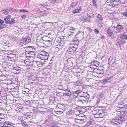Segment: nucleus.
Returning <instances> with one entry per match:
<instances>
[{
    "instance_id": "obj_1",
    "label": "nucleus",
    "mask_w": 127,
    "mask_h": 127,
    "mask_svg": "<svg viewBox=\"0 0 127 127\" xmlns=\"http://www.w3.org/2000/svg\"><path fill=\"white\" fill-rule=\"evenodd\" d=\"M34 59L29 56V58H27L25 57L21 56L19 57V62L22 66L23 69H26L27 68V67L29 66L31 63L33 61Z\"/></svg>"
},
{
    "instance_id": "obj_2",
    "label": "nucleus",
    "mask_w": 127,
    "mask_h": 127,
    "mask_svg": "<svg viewBox=\"0 0 127 127\" xmlns=\"http://www.w3.org/2000/svg\"><path fill=\"white\" fill-rule=\"evenodd\" d=\"M125 113L123 112H121L119 114V117H116L115 119V123L118 125L121 124L125 120V119L124 117Z\"/></svg>"
},
{
    "instance_id": "obj_3",
    "label": "nucleus",
    "mask_w": 127,
    "mask_h": 127,
    "mask_svg": "<svg viewBox=\"0 0 127 127\" xmlns=\"http://www.w3.org/2000/svg\"><path fill=\"white\" fill-rule=\"evenodd\" d=\"M38 58L43 60H48L49 57V55L46 52L44 51L41 52L37 56Z\"/></svg>"
},
{
    "instance_id": "obj_4",
    "label": "nucleus",
    "mask_w": 127,
    "mask_h": 127,
    "mask_svg": "<svg viewBox=\"0 0 127 127\" xmlns=\"http://www.w3.org/2000/svg\"><path fill=\"white\" fill-rule=\"evenodd\" d=\"M31 39L28 36H24L22 37V40L21 41L20 44L22 45L28 44L30 42Z\"/></svg>"
},
{
    "instance_id": "obj_5",
    "label": "nucleus",
    "mask_w": 127,
    "mask_h": 127,
    "mask_svg": "<svg viewBox=\"0 0 127 127\" xmlns=\"http://www.w3.org/2000/svg\"><path fill=\"white\" fill-rule=\"evenodd\" d=\"M127 40V32H124L123 34L120 35V41L124 43H126V40Z\"/></svg>"
},
{
    "instance_id": "obj_6",
    "label": "nucleus",
    "mask_w": 127,
    "mask_h": 127,
    "mask_svg": "<svg viewBox=\"0 0 127 127\" xmlns=\"http://www.w3.org/2000/svg\"><path fill=\"white\" fill-rule=\"evenodd\" d=\"M123 27L121 25H118L116 27L114 28V32L115 33L120 32L123 30Z\"/></svg>"
},
{
    "instance_id": "obj_7",
    "label": "nucleus",
    "mask_w": 127,
    "mask_h": 127,
    "mask_svg": "<svg viewBox=\"0 0 127 127\" xmlns=\"http://www.w3.org/2000/svg\"><path fill=\"white\" fill-rule=\"evenodd\" d=\"M91 65H90V67L93 69H95L96 67L99 66V62L96 61H94L91 63Z\"/></svg>"
},
{
    "instance_id": "obj_8",
    "label": "nucleus",
    "mask_w": 127,
    "mask_h": 127,
    "mask_svg": "<svg viewBox=\"0 0 127 127\" xmlns=\"http://www.w3.org/2000/svg\"><path fill=\"white\" fill-rule=\"evenodd\" d=\"M85 123V121L83 120L78 119H75V124L78 126H80L81 124H83Z\"/></svg>"
},
{
    "instance_id": "obj_9",
    "label": "nucleus",
    "mask_w": 127,
    "mask_h": 127,
    "mask_svg": "<svg viewBox=\"0 0 127 127\" xmlns=\"http://www.w3.org/2000/svg\"><path fill=\"white\" fill-rule=\"evenodd\" d=\"M56 109H60V110H63L64 111L65 109L64 106L63 105L61 104H57L56 107Z\"/></svg>"
},
{
    "instance_id": "obj_10",
    "label": "nucleus",
    "mask_w": 127,
    "mask_h": 127,
    "mask_svg": "<svg viewBox=\"0 0 127 127\" xmlns=\"http://www.w3.org/2000/svg\"><path fill=\"white\" fill-rule=\"evenodd\" d=\"M82 10V8L81 6H79L77 9H74L72 11V13L75 14L80 13Z\"/></svg>"
},
{
    "instance_id": "obj_11",
    "label": "nucleus",
    "mask_w": 127,
    "mask_h": 127,
    "mask_svg": "<svg viewBox=\"0 0 127 127\" xmlns=\"http://www.w3.org/2000/svg\"><path fill=\"white\" fill-rule=\"evenodd\" d=\"M50 8L42 7H41L40 8L38 9V10L41 12H44L47 10H50Z\"/></svg>"
},
{
    "instance_id": "obj_12",
    "label": "nucleus",
    "mask_w": 127,
    "mask_h": 127,
    "mask_svg": "<svg viewBox=\"0 0 127 127\" xmlns=\"http://www.w3.org/2000/svg\"><path fill=\"white\" fill-rule=\"evenodd\" d=\"M11 18V16L9 15H8L4 18V20L5 21L6 24H8V23L10 21V19Z\"/></svg>"
},
{
    "instance_id": "obj_13",
    "label": "nucleus",
    "mask_w": 127,
    "mask_h": 127,
    "mask_svg": "<svg viewBox=\"0 0 127 127\" xmlns=\"http://www.w3.org/2000/svg\"><path fill=\"white\" fill-rule=\"evenodd\" d=\"M52 40L51 39L50 40H49L48 41L45 42V44L47 47H49L52 44Z\"/></svg>"
},
{
    "instance_id": "obj_14",
    "label": "nucleus",
    "mask_w": 127,
    "mask_h": 127,
    "mask_svg": "<svg viewBox=\"0 0 127 127\" xmlns=\"http://www.w3.org/2000/svg\"><path fill=\"white\" fill-rule=\"evenodd\" d=\"M70 43L71 45L75 46L77 47L78 45L79 44L78 41L76 40H73L71 41Z\"/></svg>"
},
{
    "instance_id": "obj_15",
    "label": "nucleus",
    "mask_w": 127,
    "mask_h": 127,
    "mask_svg": "<svg viewBox=\"0 0 127 127\" xmlns=\"http://www.w3.org/2000/svg\"><path fill=\"white\" fill-rule=\"evenodd\" d=\"M107 33L109 36L111 37L113 35V32L110 28H108Z\"/></svg>"
},
{
    "instance_id": "obj_16",
    "label": "nucleus",
    "mask_w": 127,
    "mask_h": 127,
    "mask_svg": "<svg viewBox=\"0 0 127 127\" xmlns=\"http://www.w3.org/2000/svg\"><path fill=\"white\" fill-rule=\"evenodd\" d=\"M112 0H111L107 2V7H109L110 8H112L113 7L112 3Z\"/></svg>"
},
{
    "instance_id": "obj_17",
    "label": "nucleus",
    "mask_w": 127,
    "mask_h": 127,
    "mask_svg": "<svg viewBox=\"0 0 127 127\" xmlns=\"http://www.w3.org/2000/svg\"><path fill=\"white\" fill-rule=\"evenodd\" d=\"M78 2H72L70 4V7L71 8H75L77 5Z\"/></svg>"
},
{
    "instance_id": "obj_18",
    "label": "nucleus",
    "mask_w": 127,
    "mask_h": 127,
    "mask_svg": "<svg viewBox=\"0 0 127 127\" xmlns=\"http://www.w3.org/2000/svg\"><path fill=\"white\" fill-rule=\"evenodd\" d=\"M51 39V38L47 36H44L42 38V39L44 42L45 43L49 40H50Z\"/></svg>"
},
{
    "instance_id": "obj_19",
    "label": "nucleus",
    "mask_w": 127,
    "mask_h": 127,
    "mask_svg": "<svg viewBox=\"0 0 127 127\" xmlns=\"http://www.w3.org/2000/svg\"><path fill=\"white\" fill-rule=\"evenodd\" d=\"M30 114L29 113H26L23 115V116L24 118H25L26 119H29L30 118Z\"/></svg>"
},
{
    "instance_id": "obj_20",
    "label": "nucleus",
    "mask_w": 127,
    "mask_h": 127,
    "mask_svg": "<svg viewBox=\"0 0 127 127\" xmlns=\"http://www.w3.org/2000/svg\"><path fill=\"white\" fill-rule=\"evenodd\" d=\"M19 69L17 67H15L13 69V73L16 74L18 73L19 71Z\"/></svg>"
},
{
    "instance_id": "obj_21",
    "label": "nucleus",
    "mask_w": 127,
    "mask_h": 127,
    "mask_svg": "<svg viewBox=\"0 0 127 127\" xmlns=\"http://www.w3.org/2000/svg\"><path fill=\"white\" fill-rule=\"evenodd\" d=\"M35 62L37 66L39 67H42L43 65V64L41 62L36 61H35Z\"/></svg>"
},
{
    "instance_id": "obj_22",
    "label": "nucleus",
    "mask_w": 127,
    "mask_h": 127,
    "mask_svg": "<svg viewBox=\"0 0 127 127\" xmlns=\"http://www.w3.org/2000/svg\"><path fill=\"white\" fill-rule=\"evenodd\" d=\"M15 109L17 112H21L22 110V107L21 106L16 107Z\"/></svg>"
},
{
    "instance_id": "obj_23",
    "label": "nucleus",
    "mask_w": 127,
    "mask_h": 127,
    "mask_svg": "<svg viewBox=\"0 0 127 127\" xmlns=\"http://www.w3.org/2000/svg\"><path fill=\"white\" fill-rule=\"evenodd\" d=\"M54 44L55 46H60V44H61L60 42V41H58L57 40H55Z\"/></svg>"
},
{
    "instance_id": "obj_24",
    "label": "nucleus",
    "mask_w": 127,
    "mask_h": 127,
    "mask_svg": "<svg viewBox=\"0 0 127 127\" xmlns=\"http://www.w3.org/2000/svg\"><path fill=\"white\" fill-rule=\"evenodd\" d=\"M64 111L63 110H60V111H55V113L57 114H62Z\"/></svg>"
},
{
    "instance_id": "obj_25",
    "label": "nucleus",
    "mask_w": 127,
    "mask_h": 127,
    "mask_svg": "<svg viewBox=\"0 0 127 127\" xmlns=\"http://www.w3.org/2000/svg\"><path fill=\"white\" fill-rule=\"evenodd\" d=\"M15 23V21L14 19H11L10 21H9L8 23V24L10 25H13Z\"/></svg>"
},
{
    "instance_id": "obj_26",
    "label": "nucleus",
    "mask_w": 127,
    "mask_h": 127,
    "mask_svg": "<svg viewBox=\"0 0 127 127\" xmlns=\"http://www.w3.org/2000/svg\"><path fill=\"white\" fill-rule=\"evenodd\" d=\"M2 11L3 13L6 15H7L8 13L7 10L6 9H2Z\"/></svg>"
},
{
    "instance_id": "obj_27",
    "label": "nucleus",
    "mask_w": 127,
    "mask_h": 127,
    "mask_svg": "<svg viewBox=\"0 0 127 127\" xmlns=\"http://www.w3.org/2000/svg\"><path fill=\"white\" fill-rule=\"evenodd\" d=\"M68 35L69 34L68 37V38L69 39H71L73 38V34L71 33V32H68Z\"/></svg>"
},
{
    "instance_id": "obj_28",
    "label": "nucleus",
    "mask_w": 127,
    "mask_h": 127,
    "mask_svg": "<svg viewBox=\"0 0 127 127\" xmlns=\"http://www.w3.org/2000/svg\"><path fill=\"white\" fill-rule=\"evenodd\" d=\"M101 114L99 113H96L94 114V117L95 118H98L100 117V115Z\"/></svg>"
},
{
    "instance_id": "obj_29",
    "label": "nucleus",
    "mask_w": 127,
    "mask_h": 127,
    "mask_svg": "<svg viewBox=\"0 0 127 127\" xmlns=\"http://www.w3.org/2000/svg\"><path fill=\"white\" fill-rule=\"evenodd\" d=\"M97 17L98 19V20L100 21H102L103 20L102 15L100 14H98L97 16Z\"/></svg>"
},
{
    "instance_id": "obj_30",
    "label": "nucleus",
    "mask_w": 127,
    "mask_h": 127,
    "mask_svg": "<svg viewBox=\"0 0 127 127\" xmlns=\"http://www.w3.org/2000/svg\"><path fill=\"white\" fill-rule=\"evenodd\" d=\"M84 93L83 92H81L79 94H78V96L82 97H85V96H84Z\"/></svg>"
},
{
    "instance_id": "obj_31",
    "label": "nucleus",
    "mask_w": 127,
    "mask_h": 127,
    "mask_svg": "<svg viewBox=\"0 0 127 127\" xmlns=\"http://www.w3.org/2000/svg\"><path fill=\"white\" fill-rule=\"evenodd\" d=\"M22 92L23 94H24V95L26 96H28L29 95V91H26L25 90H23L22 91Z\"/></svg>"
},
{
    "instance_id": "obj_32",
    "label": "nucleus",
    "mask_w": 127,
    "mask_h": 127,
    "mask_svg": "<svg viewBox=\"0 0 127 127\" xmlns=\"http://www.w3.org/2000/svg\"><path fill=\"white\" fill-rule=\"evenodd\" d=\"M51 3L53 4L55 3L58 2V0H49Z\"/></svg>"
},
{
    "instance_id": "obj_33",
    "label": "nucleus",
    "mask_w": 127,
    "mask_h": 127,
    "mask_svg": "<svg viewBox=\"0 0 127 127\" xmlns=\"http://www.w3.org/2000/svg\"><path fill=\"white\" fill-rule=\"evenodd\" d=\"M73 113V111L71 109H69L66 113L67 114L70 115H71Z\"/></svg>"
},
{
    "instance_id": "obj_34",
    "label": "nucleus",
    "mask_w": 127,
    "mask_h": 127,
    "mask_svg": "<svg viewBox=\"0 0 127 127\" xmlns=\"http://www.w3.org/2000/svg\"><path fill=\"white\" fill-rule=\"evenodd\" d=\"M30 54H32V55L31 56H30L31 58H33L34 57L35 53L34 52L31 51L29 52Z\"/></svg>"
},
{
    "instance_id": "obj_35",
    "label": "nucleus",
    "mask_w": 127,
    "mask_h": 127,
    "mask_svg": "<svg viewBox=\"0 0 127 127\" xmlns=\"http://www.w3.org/2000/svg\"><path fill=\"white\" fill-rule=\"evenodd\" d=\"M21 124L22 125V126L24 127H25V126L27 125L26 123L25 122L24 120H22L21 122Z\"/></svg>"
},
{
    "instance_id": "obj_36",
    "label": "nucleus",
    "mask_w": 127,
    "mask_h": 127,
    "mask_svg": "<svg viewBox=\"0 0 127 127\" xmlns=\"http://www.w3.org/2000/svg\"><path fill=\"white\" fill-rule=\"evenodd\" d=\"M6 77L5 76H4L2 77L1 78L0 80V81H3L5 80H6Z\"/></svg>"
},
{
    "instance_id": "obj_37",
    "label": "nucleus",
    "mask_w": 127,
    "mask_h": 127,
    "mask_svg": "<svg viewBox=\"0 0 127 127\" xmlns=\"http://www.w3.org/2000/svg\"><path fill=\"white\" fill-rule=\"evenodd\" d=\"M92 0L94 6L96 8H97V5L95 0Z\"/></svg>"
},
{
    "instance_id": "obj_38",
    "label": "nucleus",
    "mask_w": 127,
    "mask_h": 127,
    "mask_svg": "<svg viewBox=\"0 0 127 127\" xmlns=\"http://www.w3.org/2000/svg\"><path fill=\"white\" fill-rule=\"evenodd\" d=\"M106 78L107 79L108 83L111 82L112 81L111 77H110L109 78Z\"/></svg>"
},
{
    "instance_id": "obj_39",
    "label": "nucleus",
    "mask_w": 127,
    "mask_h": 127,
    "mask_svg": "<svg viewBox=\"0 0 127 127\" xmlns=\"http://www.w3.org/2000/svg\"><path fill=\"white\" fill-rule=\"evenodd\" d=\"M112 3L113 6H115L116 5L118 4V2L115 1H113L112 0Z\"/></svg>"
},
{
    "instance_id": "obj_40",
    "label": "nucleus",
    "mask_w": 127,
    "mask_h": 127,
    "mask_svg": "<svg viewBox=\"0 0 127 127\" xmlns=\"http://www.w3.org/2000/svg\"><path fill=\"white\" fill-rule=\"evenodd\" d=\"M65 94L67 96H69L71 95V93L70 91H67L66 92Z\"/></svg>"
},
{
    "instance_id": "obj_41",
    "label": "nucleus",
    "mask_w": 127,
    "mask_h": 127,
    "mask_svg": "<svg viewBox=\"0 0 127 127\" xmlns=\"http://www.w3.org/2000/svg\"><path fill=\"white\" fill-rule=\"evenodd\" d=\"M41 5L43 6H48V2H46L41 4Z\"/></svg>"
},
{
    "instance_id": "obj_42",
    "label": "nucleus",
    "mask_w": 127,
    "mask_h": 127,
    "mask_svg": "<svg viewBox=\"0 0 127 127\" xmlns=\"http://www.w3.org/2000/svg\"><path fill=\"white\" fill-rule=\"evenodd\" d=\"M122 14L125 17H127V9L125 12H123Z\"/></svg>"
},
{
    "instance_id": "obj_43",
    "label": "nucleus",
    "mask_w": 127,
    "mask_h": 127,
    "mask_svg": "<svg viewBox=\"0 0 127 127\" xmlns=\"http://www.w3.org/2000/svg\"><path fill=\"white\" fill-rule=\"evenodd\" d=\"M6 26V25L5 24H1L0 25V30H1L4 28V26Z\"/></svg>"
},
{
    "instance_id": "obj_44",
    "label": "nucleus",
    "mask_w": 127,
    "mask_h": 127,
    "mask_svg": "<svg viewBox=\"0 0 127 127\" xmlns=\"http://www.w3.org/2000/svg\"><path fill=\"white\" fill-rule=\"evenodd\" d=\"M94 31L95 32V33L96 34H98L99 32V30L96 29H94Z\"/></svg>"
},
{
    "instance_id": "obj_45",
    "label": "nucleus",
    "mask_w": 127,
    "mask_h": 127,
    "mask_svg": "<svg viewBox=\"0 0 127 127\" xmlns=\"http://www.w3.org/2000/svg\"><path fill=\"white\" fill-rule=\"evenodd\" d=\"M16 10L15 9L11 7L9 8V11L10 12L12 11H14Z\"/></svg>"
},
{
    "instance_id": "obj_46",
    "label": "nucleus",
    "mask_w": 127,
    "mask_h": 127,
    "mask_svg": "<svg viewBox=\"0 0 127 127\" xmlns=\"http://www.w3.org/2000/svg\"><path fill=\"white\" fill-rule=\"evenodd\" d=\"M26 17V15L25 14L23 15H22L21 16V17L22 19H25Z\"/></svg>"
},
{
    "instance_id": "obj_47",
    "label": "nucleus",
    "mask_w": 127,
    "mask_h": 127,
    "mask_svg": "<svg viewBox=\"0 0 127 127\" xmlns=\"http://www.w3.org/2000/svg\"><path fill=\"white\" fill-rule=\"evenodd\" d=\"M20 12H28V10H25L21 9L19 10Z\"/></svg>"
},
{
    "instance_id": "obj_48",
    "label": "nucleus",
    "mask_w": 127,
    "mask_h": 127,
    "mask_svg": "<svg viewBox=\"0 0 127 127\" xmlns=\"http://www.w3.org/2000/svg\"><path fill=\"white\" fill-rule=\"evenodd\" d=\"M4 123L0 122V127H5Z\"/></svg>"
},
{
    "instance_id": "obj_49",
    "label": "nucleus",
    "mask_w": 127,
    "mask_h": 127,
    "mask_svg": "<svg viewBox=\"0 0 127 127\" xmlns=\"http://www.w3.org/2000/svg\"><path fill=\"white\" fill-rule=\"evenodd\" d=\"M102 82L104 83H108L106 78L104 79L102 81Z\"/></svg>"
},
{
    "instance_id": "obj_50",
    "label": "nucleus",
    "mask_w": 127,
    "mask_h": 127,
    "mask_svg": "<svg viewBox=\"0 0 127 127\" xmlns=\"http://www.w3.org/2000/svg\"><path fill=\"white\" fill-rule=\"evenodd\" d=\"M72 48L71 49H73L74 51H75L76 50V48H77V47H75L74 46H72L71 47Z\"/></svg>"
},
{
    "instance_id": "obj_51",
    "label": "nucleus",
    "mask_w": 127,
    "mask_h": 127,
    "mask_svg": "<svg viewBox=\"0 0 127 127\" xmlns=\"http://www.w3.org/2000/svg\"><path fill=\"white\" fill-rule=\"evenodd\" d=\"M4 22L3 20H2L1 19L0 20V24H3Z\"/></svg>"
},
{
    "instance_id": "obj_52",
    "label": "nucleus",
    "mask_w": 127,
    "mask_h": 127,
    "mask_svg": "<svg viewBox=\"0 0 127 127\" xmlns=\"http://www.w3.org/2000/svg\"><path fill=\"white\" fill-rule=\"evenodd\" d=\"M80 93H79L78 91H75L74 92V94H76L78 95V94H79Z\"/></svg>"
},
{
    "instance_id": "obj_53",
    "label": "nucleus",
    "mask_w": 127,
    "mask_h": 127,
    "mask_svg": "<svg viewBox=\"0 0 127 127\" xmlns=\"http://www.w3.org/2000/svg\"><path fill=\"white\" fill-rule=\"evenodd\" d=\"M62 46L60 44V46H57L56 47L57 48H61L62 47Z\"/></svg>"
},
{
    "instance_id": "obj_54",
    "label": "nucleus",
    "mask_w": 127,
    "mask_h": 127,
    "mask_svg": "<svg viewBox=\"0 0 127 127\" xmlns=\"http://www.w3.org/2000/svg\"><path fill=\"white\" fill-rule=\"evenodd\" d=\"M60 37L61 39H63L64 37V36H61Z\"/></svg>"
},
{
    "instance_id": "obj_55",
    "label": "nucleus",
    "mask_w": 127,
    "mask_h": 127,
    "mask_svg": "<svg viewBox=\"0 0 127 127\" xmlns=\"http://www.w3.org/2000/svg\"><path fill=\"white\" fill-rule=\"evenodd\" d=\"M105 38V37L103 36V35H102L101 36V39H104V38Z\"/></svg>"
},
{
    "instance_id": "obj_56",
    "label": "nucleus",
    "mask_w": 127,
    "mask_h": 127,
    "mask_svg": "<svg viewBox=\"0 0 127 127\" xmlns=\"http://www.w3.org/2000/svg\"><path fill=\"white\" fill-rule=\"evenodd\" d=\"M88 29H90V31L91 32H92V31H92V29H91L90 28H88Z\"/></svg>"
},
{
    "instance_id": "obj_57",
    "label": "nucleus",
    "mask_w": 127,
    "mask_h": 127,
    "mask_svg": "<svg viewBox=\"0 0 127 127\" xmlns=\"http://www.w3.org/2000/svg\"><path fill=\"white\" fill-rule=\"evenodd\" d=\"M55 111H60V109H56V110Z\"/></svg>"
},
{
    "instance_id": "obj_58",
    "label": "nucleus",
    "mask_w": 127,
    "mask_h": 127,
    "mask_svg": "<svg viewBox=\"0 0 127 127\" xmlns=\"http://www.w3.org/2000/svg\"><path fill=\"white\" fill-rule=\"evenodd\" d=\"M24 127H29L28 125H26Z\"/></svg>"
},
{
    "instance_id": "obj_59",
    "label": "nucleus",
    "mask_w": 127,
    "mask_h": 127,
    "mask_svg": "<svg viewBox=\"0 0 127 127\" xmlns=\"http://www.w3.org/2000/svg\"><path fill=\"white\" fill-rule=\"evenodd\" d=\"M0 118L3 121H4V118Z\"/></svg>"
},
{
    "instance_id": "obj_60",
    "label": "nucleus",
    "mask_w": 127,
    "mask_h": 127,
    "mask_svg": "<svg viewBox=\"0 0 127 127\" xmlns=\"http://www.w3.org/2000/svg\"><path fill=\"white\" fill-rule=\"evenodd\" d=\"M41 112H42V114H44L45 113V112H44V111H41Z\"/></svg>"
},
{
    "instance_id": "obj_61",
    "label": "nucleus",
    "mask_w": 127,
    "mask_h": 127,
    "mask_svg": "<svg viewBox=\"0 0 127 127\" xmlns=\"http://www.w3.org/2000/svg\"><path fill=\"white\" fill-rule=\"evenodd\" d=\"M84 20V21H83V22H85L86 20V19H84V20Z\"/></svg>"
},
{
    "instance_id": "obj_62",
    "label": "nucleus",
    "mask_w": 127,
    "mask_h": 127,
    "mask_svg": "<svg viewBox=\"0 0 127 127\" xmlns=\"http://www.w3.org/2000/svg\"><path fill=\"white\" fill-rule=\"evenodd\" d=\"M5 127H10V126L8 127V126H5Z\"/></svg>"
},
{
    "instance_id": "obj_63",
    "label": "nucleus",
    "mask_w": 127,
    "mask_h": 127,
    "mask_svg": "<svg viewBox=\"0 0 127 127\" xmlns=\"http://www.w3.org/2000/svg\"><path fill=\"white\" fill-rule=\"evenodd\" d=\"M73 29H74V30H75V29H74V28H73Z\"/></svg>"
},
{
    "instance_id": "obj_64",
    "label": "nucleus",
    "mask_w": 127,
    "mask_h": 127,
    "mask_svg": "<svg viewBox=\"0 0 127 127\" xmlns=\"http://www.w3.org/2000/svg\"><path fill=\"white\" fill-rule=\"evenodd\" d=\"M0 121H1V120L0 119Z\"/></svg>"
}]
</instances>
